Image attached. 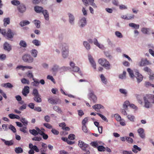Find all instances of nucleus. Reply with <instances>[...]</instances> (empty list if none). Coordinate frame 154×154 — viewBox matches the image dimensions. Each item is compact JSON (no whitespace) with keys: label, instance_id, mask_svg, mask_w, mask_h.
<instances>
[{"label":"nucleus","instance_id":"nucleus-63","mask_svg":"<svg viewBox=\"0 0 154 154\" xmlns=\"http://www.w3.org/2000/svg\"><path fill=\"white\" fill-rule=\"evenodd\" d=\"M47 79L51 80L53 83H55V80L52 75H48L47 76Z\"/></svg>","mask_w":154,"mask_h":154},{"label":"nucleus","instance_id":"nucleus-40","mask_svg":"<svg viewBox=\"0 0 154 154\" xmlns=\"http://www.w3.org/2000/svg\"><path fill=\"white\" fill-rule=\"evenodd\" d=\"M19 45L21 47L26 48L27 46V44L25 41L23 40H20L19 43Z\"/></svg>","mask_w":154,"mask_h":154},{"label":"nucleus","instance_id":"nucleus-56","mask_svg":"<svg viewBox=\"0 0 154 154\" xmlns=\"http://www.w3.org/2000/svg\"><path fill=\"white\" fill-rule=\"evenodd\" d=\"M21 82L23 84H29V81L25 78L22 79H21Z\"/></svg>","mask_w":154,"mask_h":154},{"label":"nucleus","instance_id":"nucleus-47","mask_svg":"<svg viewBox=\"0 0 154 154\" xmlns=\"http://www.w3.org/2000/svg\"><path fill=\"white\" fill-rule=\"evenodd\" d=\"M89 4L91 5L94 8H97V6L96 4L94 2V0H88Z\"/></svg>","mask_w":154,"mask_h":154},{"label":"nucleus","instance_id":"nucleus-29","mask_svg":"<svg viewBox=\"0 0 154 154\" xmlns=\"http://www.w3.org/2000/svg\"><path fill=\"white\" fill-rule=\"evenodd\" d=\"M119 91L120 94L123 95L125 96H126L128 95V91L126 89L121 88L119 89Z\"/></svg>","mask_w":154,"mask_h":154},{"label":"nucleus","instance_id":"nucleus-32","mask_svg":"<svg viewBox=\"0 0 154 154\" xmlns=\"http://www.w3.org/2000/svg\"><path fill=\"white\" fill-rule=\"evenodd\" d=\"M127 71L128 72L130 76L132 79L135 78V76L134 74L133 71L130 68H128L127 69Z\"/></svg>","mask_w":154,"mask_h":154},{"label":"nucleus","instance_id":"nucleus-50","mask_svg":"<svg viewBox=\"0 0 154 154\" xmlns=\"http://www.w3.org/2000/svg\"><path fill=\"white\" fill-rule=\"evenodd\" d=\"M113 117L118 122H119L122 119L121 116L118 114H114Z\"/></svg>","mask_w":154,"mask_h":154},{"label":"nucleus","instance_id":"nucleus-45","mask_svg":"<svg viewBox=\"0 0 154 154\" xmlns=\"http://www.w3.org/2000/svg\"><path fill=\"white\" fill-rule=\"evenodd\" d=\"M115 34L116 36L119 38H122L123 37V35L122 33L119 31H116L115 32Z\"/></svg>","mask_w":154,"mask_h":154},{"label":"nucleus","instance_id":"nucleus-41","mask_svg":"<svg viewBox=\"0 0 154 154\" xmlns=\"http://www.w3.org/2000/svg\"><path fill=\"white\" fill-rule=\"evenodd\" d=\"M32 22L34 24L37 28H38L40 27L41 23L40 21L38 20H33Z\"/></svg>","mask_w":154,"mask_h":154},{"label":"nucleus","instance_id":"nucleus-14","mask_svg":"<svg viewBox=\"0 0 154 154\" xmlns=\"http://www.w3.org/2000/svg\"><path fill=\"white\" fill-rule=\"evenodd\" d=\"M79 146L83 150H85L88 147V145L85 143L79 140L78 142Z\"/></svg>","mask_w":154,"mask_h":154},{"label":"nucleus","instance_id":"nucleus-4","mask_svg":"<svg viewBox=\"0 0 154 154\" xmlns=\"http://www.w3.org/2000/svg\"><path fill=\"white\" fill-rule=\"evenodd\" d=\"M120 111L122 114L124 116H126V118L129 121L132 122H135L136 118L133 114H128L126 110L123 109H121Z\"/></svg>","mask_w":154,"mask_h":154},{"label":"nucleus","instance_id":"nucleus-54","mask_svg":"<svg viewBox=\"0 0 154 154\" xmlns=\"http://www.w3.org/2000/svg\"><path fill=\"white\" fill-rule=\"evenodd\" d=\"M34 99L35 101L38 103H40L42 101V99L40 97L39 95L34 97Z\"/></svg>","mask_w":154,"mask_h":154},{"label":"nucleus","instance_id":"nucleus-17","mask_svg":"<svg viewBox=\"0 0 154 154\" xmlns=\"http://www.w3.org/2000/svg\"><path fill=\"white\" fill-rule=\"evenodd\" d=\"M14 34L10 29H8V32L6 33L5 36L8 38H12L14 37Z\"/></svg>","mask_w":154,"mask_h":154},{"label":"nucleus","instance_id":"nucleus-49","mask_svg":"<svg viewBox=\"0 0 154 154\" xmlns=\"http://www.w3.org/2000/svg\"><path fill=\"white\" fill-rule=\"evenodd\" d=\"M15 151L17 153H21L23 152L22 149L20 147H16L15 149Z\"/></svg>","mask_w":154,"mask_h":154},{"label":"nucleus","instance_id":"nucleus-60","mask_svg":"<svg viewBox=\"0 0 154 154\" xmlns=\"http://www.w3.org/2000/svg\"><path fill=\"white\" fill-rule=\"evenodd\" d=\"M11 3L12 5L16 6L20 4V2L17 0H14L12 1Z\"/></svg>","mask_w":154,"mask_h":154},{"label":"nucleus","instance_id":"nucleus-53","mask_svg":"<svg viewBox=\"0 0 154 154\" xmlns=\"http://www.w3.org/2000/svg\"><path fill=\"white\" fill-rule=\"evenodd\" d=\"M20 121L24 124V126H26L27 125L28 122L25 118H21Z\"/></svg>","mask_w":154,"mask_h":154},{"label":"nucleus","instance_id":"nucleus-33","mask_svg":"<svg viewBox=\"0 0 154 154\" xmlns=\"http://www.w3.org/2000/svg\"><path fill=\"white\" fill-rule=\"evenodd\" d=\"M32 43L36 46H40L41 45V42L37 39H34L32 41Z\"/></svg>","mask_w":154,"mask_h":154},{"label":"nucleus","instance_id":"nucleus-55","mask_svg":"<svg viewBox=\"0 0 154 154\" xmlns=\"http://www.w3.org/2000/svg\"><path fill=\"white\" fill-rule=\"evenodd\" d=\"M97 114L100 116L103 120L106 122H108V120L105 116L99 113H97Z\"/></svg>","mask_w":154,"mask_h":154},{"label":"nucleus","instance_id":"nucleus-52","mask_svg":"<svg viewBox=\"0 0 154 154\" xmlns=\"http://www.w3.org/2000/svg\"><path fill=\"white\" fill-rule=\"evenodd\" d=\"M20 130L21 131L24 133H26L27 132L26 126H25L23 127L22 126V127L20 129Z\"/></svg>","mask_w":154,"mask_h":154},{"label":"nucleus","instance_id":"nucleus-15","mask_svg":"<svg viewBox=\"0 0 154 154\" xmlns=\"http://www.w3.org/2000/svg\"><path fill=\"white\" fill-rule=\"evenodd\" d=\"M92 108L96 111H98L100 109H104V107L103 106L100 104H96L92 106Z\"/></svg>","mask_w":154,"mask_h":154},{"label":"nucleus","instance_id":"nucleus-48","mask_svg":"<svg viewBox=\"0 0 154 154\" xmlns=\"http://www.w3.org/2000/svg\"><path fill=\"white\" fill-rule=\"evenodd\" d=\"M29 132L31 134L34 136H36L38 135L37 131L35 129H33L32 130H29Z\"/></svg>","mask_w":154,"mask_h":154},{"label":"nucleus","instance_id":"nucleus-64","mask_svg":"<svg viewBox=\"0 0 154 154\" xmlns=\"http://www.w3.org/2000/svg\"><path fill=\"white\" fill-rule=\"evenodd\" d=\"M32 94L35 97L38 96L39 95L38 90L36 89H34L32 91Z\"/></svg>","mask_w":154,"mask_h":154},{"label":"nucleus","instance_id":"nucleus-8","mask_svg":"<svg viewBox=\"0 0 154 154\" xmlns=\"http://www.w3.org/2000/svg\"><path fill=\"white\" fill-rule=\"evenodd\" d=\"M68 17V21L71 25H74L75 23V17L73 14L69 12L67 14Z\"/></svg>","mask_w":154,"mask_h":154},{"label":"nucleus","instance_id":"nucleus-58","mask_svg":"<svg viewBox=\"0 0 154 154\" xmlns=\"http://www.w3.org/2000/svg\"><path fill=\"white\" fill-rule=\"evenodd\" d=\"M42 147H43V149L41 150V151L42 152H43L46 151L47 150V145L43 143H42Z\"/></svg>","mask_w":154,"mask_h":154},{"label":"nucleus","instance_id":"nucleus-57","mask_svg":"<svg viewBox=\"0 0 154 154\" xmlns=\"http://www.w3.org/2000/svg\"><path fill=\"white\" fill-rule=\"evenodd\" d=\"M149 75V79L150 80H154V73L152 72L149 73H148Z\"/></svg>","mask_w":154,"mask_h":154},{"label":"nucleus","instance_id":"nucleus-1","mask_svg":"<svg viewBox=\"0 0 154 154\" xmlns=\"http://www.w3.org/2000/svg\"><path fill=\"white\" fill-rule=\"evenodd\" d=\"M135 96L138 103L146 109L151 108L154 104V95L147 94L143 97V102L142 101V96L140 94H136Z\"/></svg>","mask_w":154,"mask_h":154},{"label":"nucleus","instance_id":"nucleus-62","mask_svg":"<svg viewBox=\"0 0 154 154\" xmlns=\"http://www.w3.org/2000/svg\"><path fill=\"white\" fill-rule=\"evenodd\" d=\"M119 122L120 124L122 126H125L126 125L125 120L123 119L122 118Z\"/></svg>","mask_w":154,"mask_h":154},{"label":"nucleus","instance_id":"nucleus-16","mask_svg":"<svg viewBox=\"0 0 154 154\" xmlns=\"http://www.w3.org/2000/svg\"><path fill=\"white\" fill-rule=\"evenodd\" d=\"M48 102L52 104H57L58 103H60V100L59 99H56L55 100L51 97L48 99Z\"/></svg>","mask_w":154,"mask_h":154},{"label":"nucleus","instance_id":"nucleus-28","mask_svg":"<svg viewBox=\"0 0 154 154\" xmlns=\"http://www.w3.org/2000/svg\"><path fill=\"white\" fill-rule=\"evenodd\" d=\"M34 10L37 13H42L43 10V8L42 7L36 6L34 7Z\"/></svg>","mask_w":154,"mask_h":154},{"label":"nucleus","instance_id":"nucleus-3","mask_svg":"<svg viewBox=\"0 0 154 154\" xmlns=\"http://www.w3.org/2000/svg\"><path fill=\"white\" fill-rule=\"evenodd\" d=\"M98 63L107 70L111 68V66L109 62L106 59L103 58H100L98 60Z\"/></svg>","mask_w":154,"mask_h":154},{"label":"nucleus","instance_id":"nucleus-34","mask_svg":"<svg viewBox=\"0 0 154 154\" xmlns=\"http://www.w3.org/2000/svg\"><path fill=\"white\" fill-rule=\"evenodd\" d=\"M53 109L55 111H56L58 113L62 114L63 113V112L61 110L59 106H54L53 107Z\"/></svg>","mask_w":154,"mask_h":154},{"label":"nucleus","instance_id":"nucleus-44","mask_svg":"<svg viewBox=\"0 0 154 154\" xmlns=\"http://www.w3.org/2000/svg\"><path fill=\"white\" fill-rule=\"evenodd\" d=\"M2 140L4 142L5 145L8 146L12 145L13 144V142L12 140L7 141L5 140L2 139Z\"/></svg>","mask_w":154,"mask_h":154},{"label":"nucleus","instance_id":"nucleus-11","mask_svg":"<svg viewBox=\"0 0 154 154\" xmlns=\"http://www.w3.org/2000/svg\"><path fill=\"white\" fill-rule=\"evenodd\" d=\"M135 77H136V78L137 82L139 83L143 80V76L138 71L135 72Z\"/></svg>","mask_w":154,"mask_h":154},{"label":"nucleus","instance_id":"nucleus-5","mask_svg":"<svg viewBox=\"0 0 154 154\" xmlns=\"http://www.w3.org/2000/svg\"><path fill=\"white\" fill-rule=\"evenodd\" d=\"M88 96L89 99L94 103H96L97 101V97L94 93L93 90L91 88H89L88 89Z\"/></svg>","mask_w":154,"mask_h":154},{"label":"nucleus","instance_id":"nucleus-59","mask_svg":"<svg viewBox=\"0 0 154 154\" xmlns=\"http://www.w3.org/2000/svg\"><path fill=\"white\" fill-rule=\"evenodd\" d=\"M27 76L29 78H33V75L32 74V72H30V71H28L26 73Z\"/></svg>","mask_w":154,"mask_h":154},{"label":"nucleus","instance_id":"nucleus-61","mask_svg":"<svg viewBox=\"0 0 154 154\" xmlns=\"http://www.w3.org/2000/svg\"><path fill=\"white\" fill-rule=\"evenodd\" d=\"M97 149L98 151L100 152L104 151L105 148L103 146H99L97 147Z\"/></svg>","mask_w":154,"mask_h":154},{"label":"nucleus","instance_id":"nucleus-24","mask_svg":"<svg viewBox=\"0 0 154 154\" xmlns=\"http://www.w3.org/2000/svg\"><path fill=\"white\" fill-rule=\"evenodd\" d=\"M59 69V67L58 65L56 64H54L53 66L50 69V71L53 73H55L58 71Z\"/></svg>","mask_w":154,"mask_h":154},{"label":"nucleus","instance_id":"nucleus-25","mask_svg":"<svg viewBox=\"0 0 154 154\" xmlns=\"http://www.w3.org/2000/svg\"><path fill=\"white\" fill-rule=\"evenodd\" d=\"M100 78L102 83L106 85L107 83V80L104 75L103 74H101L100 75Z\"/></svg>","mask_w":154,"mask_h":154},{"label":"nucleus","instance_id":"nucleus-10","mask_svg":"<svg viewBox=\"0 0 154 154\" xmlns=\"http://www.w3.org/2000/svg\"><path fill=\"white\" fill-rule=\"evenodd\" d=\"M88 59L90 64L94 70L97 69L96 64L93 57L90 54H88Z\"/></svg>","mask_w":154,"mask_h":154},{"label":"nucleus","instance_id":"nucleus-7","mask_svg":"<svg viewBox=\"0 0 154 154\" xmlns=\"http://www.w3.org/2000/svg\"><path fill=\"white\" fill-rule=\"evenodd\" d=\"M22 59L25 62L30 63H32L34 61L33 58L29 54H26L23 55Z\"/></svg>","mask_w":154,"mask_h":154},{"label":"nucleus","instance_id":"nucleus-38","mask_svg":"<svg viewBox=\"0 0 154 154\" xmlns=\"http://www.w3.org/2000/svg\"><path fill=\"white\" fill-rule=\"evenodd\" d=\"M8 116L10 119H19L20 118V117L19 116L12 113L9 114L8 115Z\"/></svg>","mask_w":154,"mask_h":154},{"label":"nucleus","instance_id":"nucleus-20","mask_svg":"<svg viewBox=\"0 0 154 154\" xmlns=\"http://www.w3.org/2000/svg\"><path fill=\"white\" fill-rule=\"evenodd\" d=\"M18 11L21 13L25 12L26 10V7L23 4L20 5L18 8Z\"/></svg>","mask_w":154,"mask_h":154},{"label":"nucleus","instance_id":"nucleus-23","mask_svg":"<svg viewBox=\"0 0 154 154\" xmlns=\"http://www.w3.org/2000/svg\"><path fill=\"white\" fill-rule=\"evenodd\" d=\"M30 53L32 57L36 58L37 56L38 52L37 50L33 49L30 50Z\"/></svg>","mask_w":154,"mask_h":154},{"label":"nucleus","instance_id":"nucleus-51","mask_svg":"<svg viewBox=\"0 0 154 154\" xmlns=\"http://www.w3.org/2000/svg\"><path fill=\"white\" fill-rule=\"evenodd\" d=\"M130 107L134 109V111H137L138 109V107L135 104L133 103H130Z\"/></svg>","mask_w":154,"mask_h":154},{"label":"nucleus","instance_id":"nucleus-22","mask_svg":"<svg viewBox=\"0 0 154 154\" xmlns=\"http://www.w3.org/2000/svg\"><path fill=\"white\" fill-rule=\"evenodd\" d=\"M29 91V87L27 86H25L23 90L22 94L25 96H26Z\"/></svg>","mask_w":154,"mask_h":154},{"label":"nucleus","instance_id":"nucleus-35","mask_svg":"<svg viewBox=\"0 0 154 154\" xmlns=\"http://www.w3.org/2000/svg\"><path fill=\"white\" fill-rule=\"evenodd\" d=\"M129 26L132 28H133L135 29H138L139 28L140 25L134 23H130L129 24Z\"/></svg>","mask_w":154,"mask_h":154},{"label":"nucleus","instance_id":"nucleus-42","mask_svg":"<svg viewBox=\"0 0 154 154\" xmlns=\"http://www.w3.org/2000/svg\"><path fill=\"white\" fill-rule=\"evenodd\" d=\"M30 23V22L27 20H23L20 22V25L21 26H24L29 25Z\"/></svg>","mask_w":154,"mask_h":154},{"label":"nucleus","instance_id":"nucleus-46","mask_svg":"<svg viewBox=\"0 0 154 154\" xmlns=\"http://www.w3.org/2000/svg\"><path fill=\"white\" fill-rule=\"evenodd\" d=\"M34 81L31 83L32 85L34 86L38 87L39 85V82L37 80H36L34 78L32 79Z\"/></svg>","mask_w":154,"mask_h":154},{"label":"nucleus","instance_id":"nucleus-21","mask_svg":"<svg viewBox=\"0 0 154 154\" xmlns=\"http://www.w3.org/2000/svg\"><path fill=\"white\" fill-rule=\"evenodd\" d=\"M93 43L94 45L98 47L100 49H102L103 48V45L99 43L97 40L95 38L93 39Z\"/></svg>","mask_w":154,"mask_h":154},{"label":"nucleus","instance_id":"nucleus-6","mask_svg":"<svg viewBox=\"0 0 154 154\" xmlns=\"http://www.w3.org/2000/svg\"><path fill=\"white\" fill-rule=\"evenodd\" d=\"M87 24L86 18L85 17H80L78 22L79 26L81 28H82L85 27Z\"/></svg>","mask_w":154,"mask_h":154},{"label":"nucleus","instance_id":"nucleus-30","mask_svg":"<svg viewBox=\"0 0 154 154\" xmlns=\"http://www.w3.org/2000/svg\"><path fill=\"white\" fill-rule=\"evenodd\" d=\"M130 102L128 100H125L122 104V107L125 110V109H126L128 108V106H130Z\"/></svg>","mask_w":154,"mask_h":154},{"label":"nucleus","instance_id":"nucleus-31","mask_svg":"<svg viewBox=\"0 0 154 154\" xmlns=\"http://www.w3.org/2000/svg\"><path fill=\"white\" fill-rule=\"evenodd\" d=\"M132 150L134 153H137L138 151H140L141 150V149L137 145H134Z\"/></svg>","mask_w":154,"mask_h":154},{"label":"nucleus","instance_id":"nucleus-13","mask_svg":"<svg viewBox=\"0 0 154 154\" xmlns=\"http://www.w3.org/2000/svg\"><path fill=\"white\" fill-rule=\"evenodd\" d=\"M90 144L94 147H97L100 146L104 144L100 140L94 141L90 143Z\"/></svg>","mask_w":154,"mask_h":154},{"label":"nucleus","instance_id":"nucleus-27","mask_svg":"<svg viewBox=\"0 0 154 154\" xmlns=\"http://www.w3.org/2000/svg\"><path fill=\"white\" fill-rule=\"evenodd\" d=\"M43 14L45 19L48 21L49 20V14L46 10H44L42 13Z\"/></svg>","mask_w":154,"mask_h":154},{"label":"nucleus","instance_id":"nucleus-19","mask_svg":"<svg viewBox=\"0 0 154 154\" xmlns=\"http://www.w3.org/2000/svg\"><path fill=\"white\" fill-rule=\"evenodd\" d=\"M150 30V29L148 28L143 27L141 29V32L142 33L145 35L149 34Z\"/></svg>","mask_w":154,"mask_h":154},{"label":"nucleus","instance_id":"nucleus-9","mask_svg":"<svg viewBox=\"0 0 154 154\" xmlns=\"http://www.w3.org/2000/svg\"><path fill=\"white\" fill-rule=\"evenodd\" d=\"M151 63L146 58H142L138 63V65L140 66H143L146 65L151 64Z\"/></svg>","mask_w":154,"mask_h":154},{"label":"nucleus","instance_id":"nucleus-2","mask_svg":"<svg viewBox=\"0 0 154 154\" xmlns=\"http://www.w3.org/2000/svg\"><path fill=\"white\" fill-rule=\"evenodd\" d=\"M59 48L61 50L62 57L63 59L67 58L69 55V49L68 46L65 43L59 45Z\"/></svg>","mask_w":154,"mask_h":154},{"label":"nucleus","instance_id":"nucleus-43","mask_svg":"<svg viewBox=\"0 0 154 154\" xmlns=\"http://www.w3.org/2000/svg\"><path fill=\"white\" fill-rule=\"evenodd\" d=\"M4 25L5 26H6L7 25L10 24V18H5L3 19Z\"/></svg>","mask_w":154,"mask_h":154},{"label":"nucleus","instance_id":"nucleus-26","mask_svg":"<svg viewBox=\"0 0 154 154\" xmlns=\"http://www.w3.org/2000/svg\"><path fill=\"white\" fill-rule=\"evenodd\" d=\"M4 48L5 50H6L8 51H10L11 49V46L7 42H5L4 44Z\"/></svg>","mask_w":154,"mask_h":154},{"label":"nucleus","instance_id":"nucleus-18","mask_svg":"<svg viewBox=\"0 0 154 154\" xmlns=\"http://www.w3.org/2000/svg\"><path fill=\"white\" fill-rule=\"evenodd\" d=\"M32 68V67L31 66H23L22 65H20L18 66L16 68L17 70L18 69H21L22 70L24 71L26 69H31Z\"/></svg>","mask_w":154,"mask_h":154},{"label":"nucleus","instance_id":"nucleus-36","mask_svg":"<svg viewBox=\"0 0 154 154\" xmlns=\"http://www.w3.org/2000/svg\"><path fill=\"white\" fill-rule=\"evenodd\" d=\"M83 45L87 50L88 51L90 49V45L88 42L86 41L83 42Z\"/></svg>","mask_w":154,"mask_h":154},{"label":"nucleus","instance_id":"nucleus-12","mask_svg":"<svg viewBox=\"0 0 154 154\" xmlns=\"http://www.w3.org/2000/svg\"><path fill=\"white\" fill-rule=\"evenodd\" d=\"M137 133L139 136L142 139L145 137V134L144 133V130L142 128H140L137 130Z\"/></svg>","mask_w":154,"mask_h":154},{"label":"nucleus","instance_id":"nucleus-37","mask_svg":"<svg viewBox=\"0 0 154 154\" xmlns=\"http://www.w3.org/2000/svg\"><path fill=\"white\" fill-rule=\"evenodd\" d=\"M1 86L5 88H11L13 87V85L10 83L2 84L1 85Z\"/></svg>","mask_w":154,"mask_h":154},{"label":"nucleus","instance_id":"nucleus-39","mask_svg":"<svg viewBox=\"0 0 154 154\" xmlns=\"http://www.w3.org/2000/svg\"><path fill=\"white\" fill-rule=\"evenodd\" d=\"M126 72L125 71H123L122 73L119 75V78L121 79H125L126 78Z\"/></svg>","mask_w":154,"mask_h":154}]
</instances>
